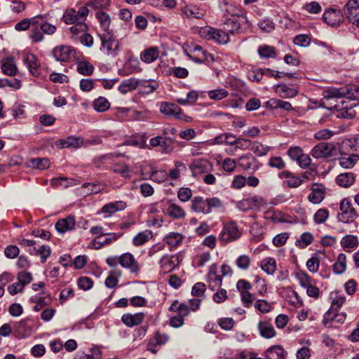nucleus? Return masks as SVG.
Wrapping results in <instances>:
<instances>
[{"mask_svg": "<svg viewBox=\"0 0 359 359\" xmlns=\"http://www.w3.org/2000/svg\"><path fill=\"white\" fill-rule=\"evenodd\" d=\"M358 244V238L354 235H346L341 240V245L344 249L352 250L356 248Z\"/></svg>", "mask_w": 359, "mask_h": 359, "instance_id": "nucleus-35", "label": "nucleus"}, {"mask_svg": "<svg viewBox=\"0 0 359 359\" xmlns=\"http://www.w3.org/2000/svg\"><path fill=\"white\" fill-rule=\"evenodd\" d=\"M159 56V49L157 47H151L144 50L140 54V59L147 63H151Z\"/></svg>", "mask_w": 359, "mask_h": 359, "instance_id": "nucleus-30", "label": "nucleus"}, {"mask_svg": "<svg viewBox=\"0 0 359 359\" xmlns=\"http://www.w3.org/2000/svg\"><path fill=\"white\" fill-rule=\"evenodd\" d=\"M251 263V259L249 256L243 255L239 256L236 260V266L242 270H247Z\"/></svg>", "mask_w": 359, "mask_h": 359, "instance_id": "nucleus-61", "label": "nucleus"}, {"mask_svg": "<svg viewBox=\"0 0 359 359\" xmlns=\"http://www.w3.org/2000/svg\"><path fill=\"white\" fill-rule=\"evenodd\" d=\"M266 106L273 109H281L287 111L292 110V104L289 102L276 98H271L268 100Z\"/></svg>", "mask_w": 359, "mask_h": 359, "instance_id": "nucleus-29", "label": "nucleus"}, {"mask_svg": "<svg viewBox=\"0 0 359 359\" xmlns=\"http://www.w3.org/2000/svg\"><path fill=\"white\" fill-rule=\"evenodd\" d=\"M276 92L280 97L283 98H292L298 94L297 88H290L285 84L276 85Z\"/></svg>", "mask_w": 359, "mask_h": 359, "instance_id": "nucleus-27", "label": "nucleus"}, {"mask_svg": "<svg viewBox=\"0 0 359 359\" xmlns=\"http://www.w3.org/2000/svg\"><path fill=\"white\" fill-rule=\"evenodd\" d=\"M251 149L257 156H262L268 154L270 150V147L262 144L261 142H255L251 146Z\"/></svg>", "mask_w": 359, "mask_h": 359, "instance_id": "nucleus-54", "label": "nucleus"}, {"mask_svg": "<svg viewBox=\"0 0 359 359\" xmlns=\"http://www.w3.org/2000/svg\"><path fill=\"white\" fill-rule=\"evenodd\" d=\"M187 170L186 165L181 161L175 162V168L169 172V177L171 180H177L180 178L181 173L185 172Z\"/></svg>", "mask_w": 359, "mask_h": 359, "instance_id": "nucleus-41", "label": "nucleus"}, {"mask_svg": "<svg viewBox=\"0 0 359 359\" xmlns=\"http://www.w3.org/2000/svg\"><path fill=\"white\" fill-rule=\"evenodd\" d=\"M76 224L75 218L73 216H68L65 218L59 219L55 223V229L60 233H65L74 229Z\"/></svg>", "mask_w": 359, "mask_h": 359, "instance_id": "nucleus-19", "label": "nucleus"}, {"mask_svg": "<svg viewBox=\"0 0 359 359\" xmlns=\"http://www.w3.org/2000/svg\"><path fill=\"white\" fill-rule=\"evenodd\" d=\"M343 14L339 10L329 9L324 12L323 19L325 23L332 27L338 26L343 20Z\"/></svg>", "mask_w": 359, "mask_h": 359, "instance_id": "nucleus-14", "label": "nucleus"}, {"mask_svg": "<svg viewBox=\"0 0 359 359\" xmlns=\"http://www.w3.org/2000/svg\"><path fill=\"white\" fill-rule=\"evenodd\" d=\"M137 82L133 79H127L124 80L121 82L118 87V90L123 93L126 94L130 92L132 90H134L136 88Z\"/></svg>", "mask_w": 359, "mask_h": 359, "instance_id": "nucleus-55", "label": "nucleus"}, {"mask_svg": "<svg viewBox=\"0 0 359 359\" xmlns=\"http://www.w3.org/2000/svg\"><path fill=\"white\" fill-rule=\"evenodd\" d=\"M348 156L342 157L339 159V165L344 168H351L359 160L358 154H348Z\"/></svg>", "mask_w": 359, "mask_h": 359, "instance_id": "nucleus-37", "label": "nucleus"}, {"mask_svg": "<svg viewBox=\"0 0 359 359\" xmlns=\"http://www.w3.org/2000/svg\"><path fill=\"white\" fill-rule=\"evenodd\" d=\"M63 20L66 24L80 23V18L77 16L74 9L67 10L63 15Z\"/></svg>", "mask_w": 359, "mask_h": 359, "instance_id": "nucleus-51", "label": "nucleus"}, {"mask_svg": "<svg viewBox=\"0 0 359 359\" xmlns=\"http://www.w3.org/2000/svg\"><path fill=\"white\" fill-rule=\"evenodd\" d=\"M320 266V261L318 257L316 255L310 258L306 262V267L311 273H316L318 271Z\"/></svg>", "mask_w": 359, "mask_h": 359, "instance_id": "nucleus-64", "label": "nucleus"}, {"mask_svg": "<svg viewBox=\"0 0 359 359\" xmlns=\"http://www.w3.org/2000/svg\"><path fill=\"white\" fill-rule=\"evenodd\" d=\"M144 317V313H137L135 314L125 313L122 316L121 320L127 327H131L140 325L143 322Z\"/></svg>", "mask_w": 359, "mask_h": 359, "instance_id": "nucleus-20", "label": "nucleus"}, {"mask_svg": "<svg viewBox=\"0 0 359 359\" xmlns=\"http://www.w3.org/2000/svg\"><path fill=\"white\" fill-rule=\"evenodd\" d=\"M93 109L97 112H104L110 107V103L104 97H99L93 103Z\"/></svg>", "mask_w": 359, "mask_h": 359, "instance_id": "nucleus-42", "label": "nucleus"}, {"mask_svg": "<svg viewBox=\"0 0 359 359\" xmlns=\"http://www.w3.org/2000/svg\"><path fill=\"white\" fill-rule=\"evenodd\" d=\"M82 144V140L80 137L74 136L68 137L66 139L60 140L57 142L56 145L60 148H78Z\"/></svg>", "mask_w": 359, "mask_h": 359, "instance_id": "nucleus-28", "label": "nucleus"}, {"mask_svg": "<svg viewBox=\"0 0 359 359\" xmlns=\"http://www.w3.org/2000/svg\"><path fill=\"white\" fill-rule=\"evenodd\" d=\"M346 100H342L340 102L335 105L336 109L338 110L336 116L338 118L353 119L355 116V111L353 109V106L345 105Z\"/></svg>", "mask_w": 359, "mask_h": 359, "instance_id": "nucleus-16", "label": "nucleus"}, {"mask_svg": "<svg viewBox=\"0 0 359 359\" xmlns=\"http://www.w3.org/2000/svg\"><path fill=\"white\" fill-rule=\"evenodd\" d=\"M313 241V237L311 233L305 232L302 233L300 238L297 241V245L300 248H305L310 245Z\"/></svg>", "mask_w": 359, "mask_h": 359, "instance_id": "nucleus-58", "label": "nucleus"}, {"mask_svg": "<svg viewBox=\"0 0 359 359\" xmlns=\"http://www.w3.org/2000/svg\"><path fill=\"white\" fill-rule=\"evenodd\" d=\"M2 72L8 76H15L17 73V67L13 57H7L1 65Z\"/></svg>", "mask_w": 359, "mask_h": 359, "instance_id": "nucleus-33", "label": "nucleus"}, {"mask_svg": "<svg viewBox=\"0 0 359 359\" xmlns=\"http://www.w3.org/2000/svg\"><path fill=\"white\" fill-rule=\"evenodd\" d=\"M39 18L36 15L31 18L23 19L15 25V29L18 31H25L31 26L32 29L34 27H36Z\"/></svg>", "mask_w": 359, "mask_h": 359, "instance_id": "nucleus-36", "label": "nucleus"}, {"mask_svg": "<svg viewBox=\"0 0 359 359\" xmlns=\"http://www.w3.org/2000/svg\"><path fill=\"white\" fill-rule=\"evenodd\" d=\"M237 137L232 134H224L217 136L215 138V142L217 144L225 143L229 145H236Z\"/></svg>", "mask_w": 359, "mask_h": 359, "instance_id": "nucleus-52", "label": "nucleus"}, {"mask_svg": "<svg viewBox=\"0 0 359 359\" xmlns=\"http://www.w3.org/2000/svg\"><path fill=\"white\" fill-rule=\"evenodd\" d=\"M102 48L106 49L107 54L116 55L118 48V42L113 38V31L100 34Z\"/></svg>", "mask_w": 359, "mask_h": 359, "instance_id": "nucleus-11", "label": "nucleus"}, {"mask_svg": "<svg viewBox=\"0 0 359 359\" xmlns=\"http://www.w3.org/2000/svg\"><path fill=\"white\" fill-rule=\"evenodd\" d=\"M330 299L331 300V306L328 311H331V312L337 311L346 301V297L338 291L331 292Z\"/></svg>", "mask_w": 359, "mask_h": 359, "instance_id": "nucleus-23", "label": "nucleus"}, {"mask_svg": "<svg viewBox=\"0 0 359 359\" xmlns=\"http://www.w3.org/2000/svg\"><path fill=\"white\" fill-rule=\"evenodd\" d=\"M151 231H144L138 233L133 239V243L135 246H140L149 241Z\"/></svg>", "mask_w": 359, "mask_h": 359, "instance_id": "nucleus-53", "label": "nucleus"}, {"mask_svg": "<svg viewBox=\"0 0 359 359\" xmlns=\"http://www.w3.org/2000/svg\"><path fill=\"white\" fill-rule=\"evenodd\" d=\"M120 275V272H111L105 280V285L109 288H114L116 287L118 282V277Z\"/></svg>", "mask_w": 359, "mask_h": 359, "instance_id": "nucleus-63", "label": "nucleus"}, {"mask_svg": "<svg viewBox=\"0 0 359 359\" xmlns=\"http://www.w3.org/2000/svg\"><path fill=\"white\" fill-rule=\"evenodd\" d=\"M354 181L355 175L353 172L341 173L336 178L337 184L343 187L351 186Z\"/></svg>", "mask_w": 359, "mask_h": 359, "instance_id": "nucleus-32", "label": "nucleus"}, {"mask_svg": "<svg viewBox=\"0 0 359 359\" xmlns=\"http://www.w3.org/2000/svg\"><path fill=\"white\" fill-rule=\"evenodd\" d=\"M77 72L84 76H90L94 71V67L87 61H81L77 63Z\"/></svg>", "mask_w": 359, "mask_h": 359, "instance_id": "nucleus-45", "label": "nucleus"}, {"mask_svg": "<svg viewBox=\"0 0 359 359\" xmlns=\"http://www.w3.org/2000/svg\"><path fill=\"white\" fill-rule=\"evenodd\" d=\"M325 187L320 184H313L311 187V193L309 195V200L313 203H319L324 198Z\"/></svg>", "mask_w": 359, "mask_h": 359, "instance_id": "nucleus-21", "label": "nucleus"}, {"mask_svg": "<svg viewBox=\"0 0 359 359\" xmlns=\"http://www.w3.org/2000/svg\"><path fill=\"white\" fill-rule=\"evenodd\" d=\"M168 175L165 170H154L150 174V179L157 183H162L168 180Z\"/></svg>", "mask_w": 359, "mask_h": 359, "instance_id": "nucleus-56", "label": "nucleus"}, {"mask_svg": "<svg viewBox=\"0 0 359 359\" xmlns=\"http://www.w3.org/2000/svg\"><path fill=\"white\" fill-rule=\"evenodd\" d=\"M37 17H41L37 19V24L34 27L29 34V38L33 42H41L43 40V34L48 35H53L55 33L57 28L55 25L48 23L46 20V15H37Z\"/></svg>", "mask_w": 359, "mask_h": 359, "instance_id": "nucleus-1", "label": "nucleus"}, {"mask_svg": "<svg viewBox=\"0 0 359 359\" xmlns=\"http://www.w3.org/2000/svg\"><path fill=\"white\" fill-rule=\"evenodd\" d=\"M257 202V197L245 198L238 203V208L240 210L245 212L256 207Z\"/></svg>", "mask_w": 359, "mask_h": 359, "instance_id": "nucleus-39", "label": "nucleus"}, {"mask_svg": "<svg viewBox=\"0 0 359 359\" xmlns=\"http://www.w3.org/2000/svg\"><path fill=\"white\" fill-rule=\"evenodd\" d=\"M220 44H226L229 41V37L226 32L215 29L212 39Z\"/></svg>", "mask_w": 359, "mask_h": 359, "instance_id": "nucleus-57", "label": "nucleus"}, {"mask_svg": "<svg viewBox=\"0 0 359 359\" xmlns=\"http://www.w3.org/2000/svg\"><path fill=\"white\" fill-rule=\"evenodd\" d=\"M265 356L267 359H285L287 352L281 346L276 345L269 348L265 351Z\"/></svg>", "mask_w": 359, "mask_h": 359, "instance_id": "nucleus-26", "label": "nucleus"}, {"mask_svg": "<svg viewBox=\"0 0 359 359\" xmlns=\"http://www.w3.org/2000/svg\"><path fill=\"white\" fill-rule=\"evenodd\" d=\"M96 18L98 19L100 27L104 32H112L110 29L111 20L109 14L102 11L96 13Z\"/></svg>", "mask_w": 359, "mask_h": 359, "instance_id": "nucleus-34", "label": "nucleus"}, {"mask_svg": "<svg viewBox=\"0 0 359 359\" xmlns=\"http://www.w3.org/2000/svg\"><path fill=\"white\" fill-rule=\"evenodd\" d=\"M346 269V257L344 254L340 253L336 262L333 265V271L336 274L343 273Z\"/></svg>", "mask_w": 359, "mask_h": 359, "instance_id": "nucleus-38", "label": "nucleus"}, {"mask_svg": "<svg viewBox=\"0 0 359 359\" xmlns=\"http://www.w3.org/2000/svg\"><path fill=\"white\" fill-rule=\"evenodd\" d=\"M126 208V203L123 201H116L104 205L102 211L104 213L113 214L118 210H123Z\"/></svg>", "mask_w": 359, "mask_h": 359, "instance_id": "nucleus-40", "label": "nucleus"}, {"mask_svg": "<svg viewBox=\"0 0 359 359\" xmlns=\"http://www.w3.org/2000/svg\"><path fill=\"white\" fill-rule=\"evenodd\" d=\"M344 13L351 24L359 27V0H348L344 7Z\"/></svg>", "mask_w": 359, "mask_h": 359, "instance_id": "nucleus-6", "label": "nucleus"}, {"mask_svg": "<svg viewBox=\"0 0 359 359\" xmlns=\"http://www.w3.org/2000/svg\"><path fill=\"white\" fill-rule=\"evenodd\" d=\"M346 319V314L341 313V314H337V313H332L331 311H327L323 318V324L325 326H326L330 321L335 320L339 323H344Z\"/></svg>", "mask_w": 359, "mask_h": 359, "instance_id": "nucleus-43", "label": "nucleus"}, {"mask_svg": "<svg viewBox=\"0 0 359 359\" xmlns=\"http://www.w3.org/2000/svg\"><path fill=\"white\" fill-rule=\"evenodd\" d=\"M207 282L209 283V287L212 290H215L216 287H220L222 283V276L217 275V266L216 264H212L209 267V271L207 275Z\"/></svg>", "mask_w": 359, "mask_h": 359, "instance_id": "nucleus-18", "label": "nucleus"}, {"mask_svg": "<svg viewBox=\"0 0 359 359\" xmlns=\"http://www.w3.org/2000/svg\"><path fill=\"white\" fill-rule=\"evenodd\" d=\"M257 51L261 57L275 58L276 56V53L274 47L269 46V45L260 46L259 47Z\"/></svg>", "mask_w": 359, "mask_h": 359, "instance_id": "nucleus-47", "label": "nucleus"}, {"mask_svg": "<svg viewBox=\"0 0 359 359\" xmlns=\"http://www.w3.org/2000/svg\"><path fill=\"white\" fill-rule=\"evenodd\" d=\"M119 264L123 268L128 269L131 273L140 271V266L134 256L129 252L124 253L119 257Z\"/></svg>", "mask_w": 359, "mask_h": 359, "instance_id": "nucleus-15", "label": "nucleus"}, {"mask_svg": "<svg viewBox=\"0 0 359 359\" xmlns=\"http://www.w3.org/2000/svg\"><path fill=\"white\" fill-rule=\"evenodd\" d=\"M335 147L330 142H321L316 145L311 150V155L316 158H327L334 154Z\"/></svg>", "mask_w": 359, "mask_h": 359, "instance_id": "nucleus-9", "label": "nucleus"}, {"mask_svg": "<svg viewBox=\"0 0 359 359\" xmlns=\"http://www.w3.org/2000/svg\"><path fill=\"white\" fill-rule=\"evenodd\" d=\"M75 54V50L69 46H59L53 50V57L60 62H68L74 58Z\"/></svg>", "mask_w": 359, "mask_h": 359, "instance_id": "nucleus-10", "label": "nucleus"}, {"mask_svg": "<svg viewBox=\"0 0 359 359\" xmlns=\"http://www.w3.org/2000/svg\"><path fill=\"white\" fill-rule=\"evenodd\" d=\"M194 177H198L213 170L212 164L207 159L200 158L194 161L189 165Z\"/></svg>", "mask_w": 359, "mask_h": 359, "instance_id": "nucleus-8", "label": "nucleus"}, {"mask_svg": "<svg viewBox=\"0 0 359 359\" xmlns=\"http://www.w3.org/2000/svg\"><path fill=\"white\" fill-rule=\"evenodd\" d=\"M22 62L28 69L29 74L34 77H39L41 74V65L37 57L30 53L22 55Z\"/></svg>", "mask_w": 359, "mask_h": 359, "instance_id": "nucleus-7", "label": "nucleus"}, {"mask_svg": "<svg viewBox=\"0 0 359 359\" xmlns=\"http://www.w3.org/2000/svg\"><path fill=\"white\" fill-rule=\"evenodd\" d=\"M172 140L170 137H163L162 136H156L152 137L149 140V146L151 147H161V152L163 154H169L172 151Z\"/></svg>", "mask_w": 359, "mask_h": 359, "instance_id": "nucleus-13", "label": "nucleus"}, {"mask_svg": "<svg viewBox=\"0 0 359 359\" xmlns=\"http://www.w3.org/2000/svg\"><path fill=\"white\" fill-rule=\"evenodd\" d=\"M359 153V135L353 138L344 140L340 147V153L348 155L351 152Z\"/></svg>", "mask_w": 359, "mask_h": 359, "instance_id": "nucleus-17", "label": "nucleus"}, {"mask_svg": "<svg viewBox=\"0 0 359 359\" xmlns=\"http://www.w3.org/2000/svg\"><path fill=\"white\" fill-rule=\"evenodd\" d=\"M346 98L351 100H359V86L349 85L341 88H330L324 92V98Z\"/></svg>", "mask_w": 359, "mask_h": 359, "instance_id": "nucleus-2", "label": "nucleus"}, {"mask_svg": "<svg viewBox=\"0 0 359 359\" xmlns=\"http://www.w3.org/2000/svg\"><path fill=\"white\" fill-rule=\"evenodd\" d=\"M258 329L260 335L266 339H271L276 335V331L271 324L267 322H259Z\"/></svg>", "mask_w": 359, "mask_h": 359, "instance_id": "nucleus-31", "label": "nucleus"}, {"mask_svg": "<svg viewBox=\"0 0 359 359\" xmlns=\"http://www.w3.org/2000/svg\"><path fill=\"white\" fill-rule=\"evenodd\" d=\"M159 110L161 113L167 116H172L187 123L190 122L192 120L190 116L183 113L182 110L178 105L172 102H161Z\"/></svg>", "mask_w": 359, "mask_h": 359, "instance_id": "nucleus-5", "label": "nucleus"}, {"mask_svg": "<svg viewBox=\"0 0 359 359\" xmlns=\"http://www.w3.org/2000/svg\"><path fill=\"white\" fill-rule=\"evenodd\" d=\"M207 198L201 196L195 197L191 201V209L197 213L208 214L209 207Z\"/></svg>", "mask_w": 359, "mask_h": 359, "instance_id": "nucleus-24", "label": "nucleus"}, {"mask_svg": "<svg viewBox=\"0 0 359 359\" xmlns=\"http://www.w3.org/2000/svg\"><path fill=\"white\" fill-rule=\"evenodd\" d=\"M180 263V259L177 255H165L161 257L159 262L161 269L164 273L171 272Z\"/></svg>", "mask_w": 359, "mask_h": 359, "instance_id": "nucleus-12", "label": "nucleus"}, {"mask_svg": "<svg viewBox=\"0 0 359 359\" xmlns=\"http://www.w3.org/2000/svg\"><path fill=\"white\" fill-rule=\"evenodd\" d=\"M266 218L271 220L273 222H285L286 219H285V215L278 210L267 212L266 213Z\"/></svg>", "mask_w": 359, "mask_h": 359, "instance_id": "nucleus-59", "label": "nucleus"}, {"mask_svg": "<svg viewBox=\"0 0 359 359\" xmlns=\"http://www.w3.org/2000/svg\"><path fill=\"white\" fill-rule=\"evenodd\" d=\"M27 168L43 170L49 168L50 161L47 158H32L25 163Z\"/></svg>", "mask_w": 359, "mask_h": 359, "instance_id": "nucleus-25", "label": "nucleus"}, {"mask_svg": "<svg viewBox=\"0 0 359 359\" xmlns=\"http://www.w3.org/2000/svg\"><path fill=\"white\" fill-rule=\"evenodd\" d=\"M208 94L210 99L215 100H222L229 95L228 92L223 88L210 90Z\"/></svg>", "mask_w": 359, "mask_h": 359, "instance_id": "nucleus-62", "label": "nucleus"}, {"mask_svg": "<svg viewBox=\"0 0 359 359\" xmlns=\"http://www.w3.org/2000/svg\"><path fill=\"white\" fill-rule=\"evenodd\" d=\"M241 233L235 222H230L223 224L222 229L219 234V241L222 245L238 240Z\"/></svg>", "mask_w": 359, "mask_h": 359, "instance_id": "nucleus-3", "label": "nucleus"}, {"mask_svg": "<svg viewBox=\"0 0 359 359\" xmlns=\"http://www.w3.org/2000/svg\"><path fill=\"white\" fill-rule=\"evenodd\" d=\"M181 11L182 14L188 18L201 19L205 15V12L203 9L194 5L185 6L181 8Z\"/></svg>", "mask_w": 359, "mask_h": 359, "instance_id": "nucleus-22", "label": "nucleus"}, {"mask_svg": "<svg viewBox=\"0 0 359 359\" xmlns=\"http://www.w3.org/2000/svg\"><path fill=\"white\" fill-rule=\"evenodd\" d=\"M329 217V212L325 208L319 209L313 216V220L316 224L324 223Z\"/></svg>", "mask_w": 359, "mask_h": 359, "instance_id": "nucleus-60", "label": "nucleus"}, {"mask_svg": "<svg viewBox=\"0 0 359 359\" xmlns=\"http://www.w3.org/2000/svg\"><path fill=\"white\" fill-rule=\"evenodd\" d=\"M255 161V158L250 154L242 155L238 160V163L245 170L251 169L252 165Z\"/></svg>", "mask_w": 359, "mask_h": 359, "instance_id": "nucleus-44", "label": "nucleus"}, {"mask_svg": "<svg viewBox=\"0 0 359 359\" xmlns=\"http://www.w3.org/2000/svg\"><path fill=\"white\" fill-rule=\"evenodd\" d=\"M187 55L190 59L198 64L214 61V57L209 53H202L201 55L188 53Z\"/></svg>", "mask_w": 359, "mask_h": 359, "instance_id": "nucleus-48", "label": "nucleus"}, {"mask_svg": "<svg viewBox=\"0 0 359 359\" xmlns=\"http://www.w3.org/2000/svg\"><path fill=\"white\" fill-rule=\"evenodd\" d=\"M167 212L170 217L174 218H182L185 215L184 210L180 206L175 203H172L168 206Z\"/></svg>", "mask_w": 359, "mask_h": 359, "instance_id": "nucleus-50", "label": "nucleus"}, {"mask_svg": "<svg viewBox=\"0 0 359 359\" xmlns=\"http://www.w3.org/2000/svg\"><path fill=\"white\" fill-rule=\"evenodd\" d=\"M358 214L353 208L351 201L348 198H344L340 202L339 212L337 215L339 222L343 223H351L357 217Z\"/></svg>", "mask_w": 359, "mask_h": 359, "instance_id": "nucleus-4", "label": "nucleus"}, {"mask_svg": "<svg viewBox=\"0 0 359 359\" xmlns=\"http://www.w3.org/2000/svg\"><path fill=\"white\" fill-rule=\"evenodd\" d=\"M182 238L180 233L171 232L165 237V241L170 247H176L182 243Z\"/></svg>", "mask_w": 359, "mask_h": 359, "instance_id": "nucleus-49", "label": "nucleus"}, {"mask_svg": "<svg viewBox=\"0 0 359 359\" xmlns=\"http://www.w3.org/2000/svg\"><path fill=\"white\" fill-rule=\"evenodd\" d=\"M261 268L268 274H273L276 270V264L273 258L269 257L262 261Z\"/></svg>", "mask_w": 359, "mask_h": 359, "instance_id": "nucleus-46", "label": "nucleus"}]
</instances>
